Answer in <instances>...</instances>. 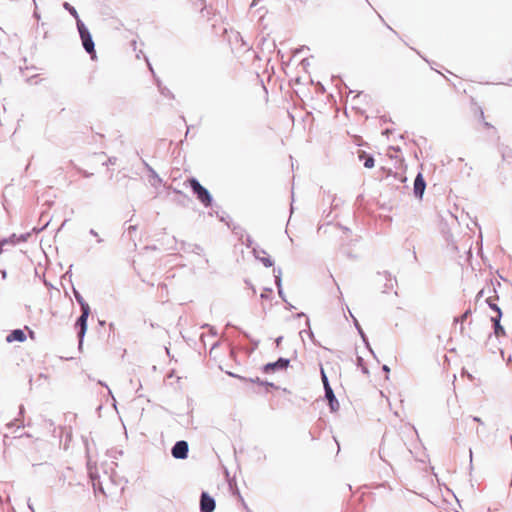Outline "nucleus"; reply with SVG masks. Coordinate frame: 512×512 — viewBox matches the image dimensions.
Wrapping results in <instances>:
<instances>
[{"label":"nucleus","mask_w":512,"mask_h":512,"mask_svg":"<svg viewBox=\"0 0 512 512\" xmlns=\"http://www.w3.org/2000/svg\"><path fill=\"white\" fill-rule=\"evenodd\" d=\"M188 183L192 192L196 195L197 199L205 206L209 207L212 204V196L210 192L200 184V182L192 177L188 179Z\"/></svg>","instance_id":"nucleus-1"},{"label":"nucleus","mask_w":512,"mask_h":512,"mask_svg":"<svg viewBox=\"0 0 512 512\" xmlns=\"http://www.w3.org/2000/svg\"><path fill=\"white\" fill-rule=\"evenodd\" d=\"M77 29L84 50L93 57L95 55V44L89 29L81 19H78Z\"/></svg>","instance_id":"nucleus-2"},{"label":"nucleus","mask_w":512,"mask_h":512,"mask_svg":"<svg viewBox=\"0 0 512 512\" xmlns=\"http://www.w3.org/2000/svg\"><path fill=\"white\" fill-rule=\"evenodd\" d=\"M90 314V308L81 309V315L78 317L76 321V327L79 328L78 330V338H79V346L81 347L83 338L85 336V333L87 331V319Z\"/></svg>","instance_id":"nucleus-3"},{"label":"nucleus","mask_w":512,"mask_h":512,"mask_svg":"<svg viewBox=\"0 0 512 512\" xmlns=\"http://www.w3.org/2000/svg\"><path fill=\"white\" fill-rule=\"evenodd\" d=\"M189 445L185 440L177 441L172 449L171 454L175 459L184 460L188 457Z\"/></svg>","instance_id":"nucleus-4"},{"label":"nucleus","mask_w":512,"mask_h":512,"mask_svg":"<svg viewBox=\"0 0 512 512\" xmlns=\"http://www.w3.org/2000/svg\"><path fill=\"white\" fill-rule=\"evenodd\" d=\"M290 360L280 357L277 361L267 363L263 366V372L272 373L276 370H285L289 366Z\"/></svg>","instance_id":"nucleus-5"},{"label":"nucleus","mask_w":512,"mask_h":512,"mask_svg":"<svg viewBox=\"0 0 512 512\" xmlns=\"http://www.w3.org/2000/svg\"><path fill=\"white\" fill-rule=\"evenodd\" d=\"M216 502L207 492H202L200 496V512H213Z\"/></svg>","instance_id":"nucleus-6"},{"label":"nucleus","mask_w":512,"mask_h":512,"mask_svg":"<svg viewBox=\"0 0 512 512\" xmlns=\"http://www.w3.org/2000/svg\"><path fill=\"white\" fill-rule=\"evenodd\" d=\"M426 188V182L421 173H418L414 180L413 192L416 198L422 199Z\"/></svg>","instance_id":"nucleus-7"},{"label":"nucleus","mask_w":512,"mask_h":512,"mask_svg":"<svg viewBox=\"0 0 512 512\" xmlns=\"http://www.w3.org/2000/svg\"><path fill=\"white\" fill-rule=\"evenodd\" d=\"M253 254L265 267L268 268L273 266V261L269 256H260V254H266L265 250L253 247Z\"/></svg>","instance_id":"nucleus-8"},{"label":"nucleus","mask_w":512,"mask_h":512,"mask_svg":"<svg viewBox=\"0 0 512 512\" xmlns=\"http://www.w3.org/2000/svg\"><path fill=\"white\" fill-rule=\"evenodd\" d=\"M273 274H274L275 285L277 287L279 297L283 301L287 302L286 298H285V295H284V292H283V289H282V271H281V269L280 268H273Z\"/></svg>","instance_id":"nucleus-9"},{"label":"nucleus","mask_w":512,"mask_h":512,"mask_svg":"<svg viewBox=\"0 0 512 512\" xmlns=\"http://www.w3.org/2000/svg\"><path fill=\"white\" fill-rule=\"evenodd\" d=\"M26 340V335L23 330L21 329H14L12 330L6 337V341L8 343L18 341V342H24Z\"/></svg>","instance_id":"nucleus-10"},{"label":"nucleus","mask_w":512,"mask_h":512,"mask_svg":"<svg viewBox=\"0 0 512 512\" xmlns=\"http://www.w3.org/2000/svg\"><path fill=\"white\" fill-rule=\"evenodd\" d=\"M325 398L328 400V404L331 412H336L339 409V402L333 392V389H327L325 391Z\"/></svg>","instance_id":"nucleus-11"},{"label":"nucleus","mask_w":512,"mask_h":512,"mask_svg":"<svg viewBox=\"0 0 512 512\" xmlns=\"http://www.w3.org/2000/svg\"><path fill=\"white\" fill-rule=\"evenodd\" d=\"M358 158L360 161H363V165L365 168H373L375 164L374 157L363 150L358 151Z\"/></svg>","instance_id":"nucleus-12"},{"label":"nucleus","mask_w":512,"mask_h":512,"mask_svg":"<svg viewBox=\"0 0 512 512\" xmlns=\"http://www.w3.org/2000/svg\"><path fill=\"white\" fill-rule=\"evenodd\" d=\"M501 318L502 317L500 316H491V322L493 323L494 333L497 337L505 335V330L500 323Z\"/></svg>","instance_id":"nucleus-13"},{"label":"nucleus","mask_w":512,"mask_h":512,"mask_svg":"<svg viewBox=\"0 0 512 512\" xmlns=\"http://www.w3.org/2000/svg\"><path fill=\"white\" fill-rule=\"evenodd\" d=\"M355 327L359 333V335L361 336L363 342L365 343L366 347L369 349V351L374 355V352L369 344V341H368V338L366 336V334L364 333L362 327L360 326V324L358 323L357 319H355Z\"/></svg>","instance_id":"nucleus-14"},{"label":"nucleus","mask_w":512,"mask_h":512,"mask_svg":"<svg viewBox=\"0 0 512 512\" xmlns=\"http://www.w3.org/2000/svg\"><path fill=\"white\" fill-rule=\"evenodd\" d=\"M156 84L158 86V89H159V92L161 93V95H163L164 97L171 98V99L174 98L173 93L167 87L162 86L161 81L159 79H156Z\"/></svg>","instance_id":"nucleus-15"},{"label":"nucleus","mask_w":512,"mask_h":512,"mask_svg":"<svg viewBox=\"0 0 512 512\" xmlns=\"http://www.w3.org/2000/svg\"><path fill=\"white\" fill-rule=\"evenodd\" d=\"M149 173H150V183L153 186H157L162 182L161 178L159 177V175L155 172V170L152 167H149Z\"/></svg>","instance_id":"nucleus-16"},{"label":"nucleus","mask_w":512,"mask_h":512,"mask_svg":"<svg viewBox=\"0 0 512 512\" xmlns=\"http://www.w3.org/2000/svg\"><path fill=\"white\" fill-rule=\"evenodd\" d=\"M73 293H74L75 299L78 302V304L80 305L81 309L90 308L88 303L84 300L82 295L76 289H73Z\"/></svg>","instance_id":"nucleus-17"},{"label":"nucleus","mask_w":512,"mask_h":512,"mask_svg":"<svg viewBox=\"0 0 512 512\" xmlns=\"http://www.w3.org/2000/svg\"><path fill=\"white\" fill-rule=\"evenodd\" d=\"M472 311L471 309H467L460 317L454 318V322L458 323L461 322L460 331L463 332L464 326L463 322L471 315Z\"/></svg>","instance_id":"nucleus-18"},{"label":"nucleus","mask_w":512,"mask_h":512,"mask_svg":"<svg viewBox=\"0 0 512 512\" xmlns=\"http://www.w3.org/2000/svg\"><path fill=\"white\" fill-rule=\"evenodd\" d=\"M63 7L76 19V24H77L78 19H80V18H79V15H78L76 9L72 5H70L68 2H64Z\"/></svg>","instance_id":"nucleus-19"},{"label":"nucleus","mask_w":512,"mask_h":512,"mask_svg":"<svg viewBox=\"0 0 512 512\" xmlns=\"http://www.w3.org/2000/svg\"><path fill=\"white\" fill-rule=\"evenodd\" d=\"M486 302H487L488 306L490 307V309L496 313L495 316L502 317V311H501L500 307L497 304H495L494 302H492L491 298H488L486 300Z\"/></svg>","instance_id":"nucleus-20"},{"label":"nucleus","mask_w":512,"mask_h":512,"mask_svg":"<svg viewBox=\"0 0 512 512\" xmlns=\"http://www.w3.org/2000/svg\"><path fill=\"white\" fill-rule=\"evenodd\" d=\"M321 380L323 382L324 391H327V389H332L328 380V377L324 371V369L321 367Z\"/></svg>","instance_id":"nucleus-21"},{"label":"nucleus","mask_w":512,"mask_h":512,"mask_svg":"<svg viewBox=\"0 0 512 512\" xmlns=\"http://www.w3.org/2000/svg\"><path fill=\"white\" fill-rule=\"evenodd\" d=\"M502 154V159L504 161H507L508 163H512V155H511V151L509 149H505L501 152Z\"/></svg>","instance_id":"nucleus-22"},{"label":"nucleus","mask_w":512,"mask_h":512,"mask_svg":"<svg viewBox=\"0 0 512 512\" xmlns=\"http://www.w3.org/2000/svg\"><path fill=\"white\" fill-rule=\"evenodd\" d=\"M91 478H92V482H93V488H94V490H95V491H97V490H98V491H100V492L104 493V490H103V488H102L101 484H100L99 482H96V481H95V478L93 477V475H91Z\"/></svg>","instance_id":"nucleus-23"},{"label":"nucleus","mask_w":512,"mask_h":512,"mask_svg":"<svg viewBox=\"0 0 512 512\" xmlns=\"http://www.w3.org/2000/svg\"><path fill=\"white\" fill-rule=\"evenodd\" d=\"M189 247H193L191 249V252L196 253V254H200L203 250L202 247L197 244H189Z\"/></svg>","instance_id":"nucleus-24"},{"label":"nucleus","mask_w":512,"mask_h":512,"mask_svg":"<svg viewBox=\"0 0 512 512\" xmlns=\"http://www.w3.org/2000/svg\"><path fill=\"white\" fill-rule=\"evenodd\" d=\"M270 293H272V289L266 288L260 295L261 299H269Z\"/></svg>","instance_id":"nucleus-25"},{"label":"nucleus","mask_w":512,"mask_h":512,"mask_svg":"<svg viewBox=\"0 0 512 512\" xmlns=\"http://www.w3.org/2000/svg\"><path fill=\"white\" fill-rule=\"evenodd\" d=\"M14 238H16L15 234H13L9 240L8 239H4L3 241L0 242V253L2 252V246L4 244H6L8 242H13L14 243V240H13Z\"/></svg>","instance_id":"nucleus-26"},{"label":"nucleus","mask_w":512,"mask_h":512,"mask_svg":"<svg viewBox=\"0 0 512 512\" xmlns=\"http://www.w3.org/2000/svg\"><path fill=\"white\" fill-rule=\"evenodd\" d=\"M89 233H90V235H92V236L97 238V242L98 243H102L103 242V239L99 237L98 233L94 229H90Z\"/></svg>","instance_id":"nucleus-27"},{"label":"nucleus","mask_w":512,"mask_h":512,"mask_svg":"<svg viewBox=\"0 0 512 512\" xmlns=\"http://www.w3.org/2000/svg\"><path fill=\"white\" fill-rule=\"evenodd\" d=\"M181 245V249L185 252H191V249L193 248L189 247V243L182 242Z\"/></svg>","instance_id":"nucleus-28"},{"label":"nucleus","mask_w":512,"mask_h":512,"mask_svg":"<svg viewBox=\"0 0 512 512\" xmlns=\"http://www.w3.org/2000/svg\"><path fill=\"white\" fill-rule=\"evenodd\" d=\"M245 245L253 249V240L249 235L246 237Z\"/></svg>","instance_id":"nucleus-29"},{"label":"nucleus","mask_w":512,"mask_h":512,"mask_svg":"<svg viewBox=\"0 0 512 512\" xmlns=\"http://www.w3.org/2000/svg\"><path fill=\"white\" fill-rule=\"evenodd\" d=\"M303 333H307V334H308V336H309V338H310L312 341H314V334H313V332H312V330H311V329H309L308 331H306V330L301 331V332H300V335H302Z\"/></svg>","instance_id":"nucleus-30"},{"label":"nucleus","mask_w":512,"mask_h":512,"mask_svg":"<svg viewBox=\"0 0 512 512\" xmlns=\"http://www.w3.org/2000/svg\"><path fill=\"white\" fill-rule=\"evenodd\" d=\"M29 235H30L29 233L21 234V235L17 238V240H18V241L25 242V241L28 239Z\"/></svg>","instance_id":"nucleus-31"},{"label":"nucleus","mask_w":512,"mask_h":512,"mask_svg":"<svg viewBox=\"0 0 512 512\" xmlns=\"http://www.w3.org/2000/svg\"><path fill=\"white\" fill-rule=\"evenodd\" d=\"M282 340H283V336H279V337H277V338L275 339V344H276V346H277V347H279V346H280V344H281Z\"/></svg>","instance_id":"nucleus-32"},{"label":"nucleus","mask_w":512,"mask_h":512,"mask_svg":"<svg viewBox=\"0 0 512 512\" xmlns=\"http://www.w3.org/2000/svg\"><path fill=\"white\" fill-rule=\"evenodd\" d=\"M136 229H137V227H136L135 225H130V226L128 227V232H129V233L134 232V231H136Z\"/></svg>","instance_id":"nucleus-33"},{"label":"nucleus","mask_w":512,"mask_h":512,"mask_svg":"<svg viewBox=\"0 0 512 512\" xmlns=\"http://www.w3.org/2000/svg\"><path fill=\"white\" fill-rule=\"evenodd\" d=\"M203 327H208V328L210 329L211 334H213V335H215V334H216V331H215V330H214V328H213V327H211L210 325L205 324Z\"/></svg>","instance_id":"nucleus-34"},{"label":"nucleus","mask_w":512,"mask_h":512,"mask_svg":"<svg viewBox=\"0 0 512 512\" xmlns=\"http://www.w3.org/2000/svg\"><path fill=\"white\" fill-rule=\"evenodd\" d=\"M261 385H265V386H269V387H274V384L271 383V382H268V381L261 382Z\"/></svg>","instance_id":"nucleus-35"},{"label":"nucleus","mask_w":512,"mask_h":512,"mask_svg":"<svg viewBox=\"0 0 512 512\" xmlns=\"http://www.w3.org/2000/svg\"><path fill=\"white\" fill-rule=\"evenodd\" d=\"M250 381H251V382H253V383H258L259 385H261V382H263V381H262V380H260L258 377H257V378H255V379H252V378H251V379H250Z\"/></svg>","instance_id":"nucleus-36"},{"label":"nucleus","mask_w":512,"mask_h":512,"mask_svg":"<svg viewBox=\"0 0 512 512\" xmlns=\"http://www.w3.org/2000/svg\"><path fill=\"white\" fill-rule=\"evenodd\" d=\"M108 162H109V164L114 165L116 163V158L115 157H111V158L108 159Z\"/></svg>","instance_id":"nucleus-37"},{"label":"nucleus","mask_w":512,"mask_h":512,"mask_svg":"<svg viewBox=\"0 0 512 512\" xmlns=\"http://www.w3.org/2000/svg\"><path fill=\"white\" fill-rule=\"evenodd\" d=\"M473 420H474L475 422H478V423H480V424H483V421L481 420V418H479V417H477V416H474V417H473Z\"/></svg>","instance_id":"nucleus-38"},{"label":"nucleus","mask_w":512,"mask_h":512,"mask_svg":"<svg viewBox=\"0 0 512 512\" xmlns=\"http://www.w3.org/2000/svg\"><path fill=\"white\" fill-rule=\"evenodd\" d=\"M382 370L386 373L390 372V368L387 365H383Z\"/></svg>","instance_id":"nucleus-39"},{"label":"nucleus","mask_w":512,"mask_h":512,"mask_svg":"<svg viewBox=\"0 0 512 512\" xmlns=\"http://www.w3.org/2000/svg\"><path fill=\"white\" fill-rule=\"evenodd\" d=\"M1 276H2L3 279H6V277H7L6 270H1Z\"/></svg>","instance_id":"nucleus-40"},{"label":"nucleus","mask_w":512,"mask_h":512,"mask_svg":"<svg viewBox=\"0 0 512 512\" xmlns=\"http://www.w3.org/2000/svg\"><path fill=\"white\" fill-rule=\"evenodd\" d=\"M143 165L149 171V167H151L145 160H143Z\"/></svg>","instance_id":"nucleus-41"},{"label":"nucleus","mask_w":512,"mask_h":512,"mask_svg":"<svg viewBox=\"0 0 512 512\" xmlns=\"http://www.w3.org/2000/svg\"><path fill=\"white\" fill-rule=\"evenodd\" d=\"M146 62H147V64H148V67H149L150 71H151L152 73H154L153 68H152V66H151V64L149 63V61H148V59H147V58H146Z\"/></svg>","instance_id":"nucleus-42"},{"label":"nucleus","mask_w":512,"mask_h":512,"mask_svg":"<svg viewBox=\"0 0 512 512\" xmlns=\"http://www.w3.org/2000/svg\"><path fill=\"white\" fill-rule=\"evenodd\" d=\"M357 360H358V364H359V365H361V364H362V362H363V359H362L361 357H358V359H357Z\"/></svg>","instance_id":"nucleus-43"},{"label":"nucleus","mask_w":512,"mask_h":512,"mask_svg":"<svg viewBox=\"0 0 512 512\" xmlns=\"http://www.w3.org/2000/svg\"><path fill=\"white\" fill-rule=\"evenodd\" d=\"M469 452H470V464H472V455H473V452H472V450H471V449H470V451H469Z\"/></svg>","instance_id":"nucleus-44"},{"label":"nucleus","mask_w":512,"mask_h":512,"mask_svg":"<svg viewBox=\"0 0 512 512\" xmlns=\"http://www.w3.org/2000/svg\"><path fill=\"white\" fill-rule=\"evenodd\" d=\"M482 295H483V290H481V291L478 293L477 298L482 297Z\"/></svg>","instance_id":"nucleus-45"},{"label":"nucleus","mask_w":512,"mask_h":512,"mask_svg":"<svg viewBox=\"0 0 512 512\" xmlns=\"http://www.w3.org/2000/svg\"><path fill=\"white\" fill-rule=\"evenodd\" d=\"M99 384L108 388V386L105 383H103L102 381H99Z\"/></svg>","instance_id":"nucleus-46"},{"label":"nucleus","mask_w":512,"mask_h":512,"mask_svg":"<svg viewBox=\"0 0 512 512\" xmlns=\"http://www.w3.org/2000/svg\"><path fill=\"white\" fill-rule=\"evenodd\" d=\"M379 456H380V458H381L383 461H386V460L384 459L383 455L381 454V452H379Z\"/></svg>","instance_id":"nucleus-47"},{"label":"nucleus","mask_w":512,"mask_h":512,"mask_svg":"<svg viewBox=\"0 0 512 512\" xmlns=\"http://www.w3.org/2000/svg\"><path fill=\"white\" fill-rule=\"evenodd\" d=\"M301 316H305V314H304L303 312H300V313L298 314V317H301Z\"/></svg>","instance_id":"nucleus-48"},{"label":"nucleus","mask_w":512,"mask_h":512,"mask_svg":"<svg viewBox=\"0 0 512 512\" xmlns=\"http://www.w3.org/2000/svg\"><path fill=\"white\" fill-rule=\"evenodd\" d=\"M485 126L490 127L491 125L489 123L485 122Z\"/></svg>","instance_id":"nucleus-49"},{"label":"nucleus","mask_w":512,"mask_h":512,"mask_svg":"<svg viewBox=\"0 0 512 512\" xmlns=\"http://www.w3.org/2000/svg\"><path fill=\"white\" fill-rule=\"evenodd\" d=\"M510 486L512 487V480H511V482H510Z\"/></svg>","instance_id":"nucleus-50"}]
</instances>
